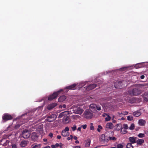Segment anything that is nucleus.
I'll return each mask as SVG.
<instances>
[{
  "instance_id": "1",
  "label": "nucleus",
  "mask_w": 148,
  "mask_h": 148,
  "mask_svg": "<svg viewBox=\"0 0 148 148\" xmlns=\"http://www.w3.org/2000/svg\"><path fill=\"white\" fill-rule=\"evenodd\" d=\"M129 94L130 95H138L141 93V91L138 88H134L129 91Z\"/></svg>"
},
{
  "instance_id": "2",
  "label": "nucleus",
  "mask_w": 148,
  "mask_h": 148,
  "mask_svg": "<svg viewBox=\"0 0 148 148\" xmlns=\"http://www.w3.org/2000/svg\"><path fill=\"white\" fill-rule=\"evenodd\" d=\"M83 115L85 118L88 119H91L93 116L92 113L88 110H86Z\"/></svg>"
},
{
  "instance_id": "3",
  "label": "nucleus",
  "mask_w": 148,
  "mask_h": 148,
  "mask_svg": "<svg viewBox=\"0 0 148 148\" xmlns=\"http://www.w3.org/2000/svg\"><path fill=\"white\" fill-rule=\"evenodd\" d=\"M62 91H63V90L61 89L56 92H54L52 95L49 96L48 97V100H51L55 99L57 97L59 92Z\"/></svg>"
},
{
  "instance_id": "4",
  "label": "nucleus",
  "mask_w": 148,
  "mask_h": 148,
  "mask_svg": "<svg viewBox=\"0 0 148 148\" xmlns=\"http://www.w3.org/2000/svg\"><path fill=\"white\" fill-rule=\"evenodd\" d=\"M57 115L55 114H52L48 116L46 119L48 122H52L56 119L57 118Z\"/></svg>"
},
{
  "instance_id": "5",
  "label": "nucleus",
  "mask_w": 148,
  "mask_h": 148,
  "mask_svg": "<svg viewBox=\"0 0 148 148\" xmlns=\"http://www.w3.org/2000/svg\"><path fill=\"white\" fill-rule=\"evenodd\" d=\"M83 111L84 110L82 109L79 107H78L75 109L73 110L72 112L81 115L83 112Z\"/></svg>"
},
{
  "instance_id": "6",
  "label": "nucleus",
  "mask_w": 148,
  "mask_h": 148,
  "mask_svg": "<svg viewBox=\"0 0 148 148\" xmlns=\"http://www.w3.org/2000/svg\"><path fill=\"white\" fill-rule=\"evenodd\" d=\"M23 137L25 138H27L30 136L29 132L28 130H25L22 133Z\"/></svg>"
},
{
  "instance_id": "7",
  "label": "nucleus",
  "mask_w": 148,
  "mask_h": 148,
  "mask_svg": "<svg viewBox=\"0 0 148 148\" xmlns=\"http://www.w3.org/2000/svg\"><path fill=\"white\" fill-rule=\"evenodd\" d=\"M3 120L6 121L9 120L11 119L12 118V116L6 113L4 114L3 116L2 117Z\"/></svg>"
},
{
  "instance_id": "8",
  "label": "nucleus",
  "mask_w": 148,
  "mask_h": 148,
  "mask_svg": "<svg viewBox=\"0 0 148 148\" xmlns=\"http://www.w3.org/2000/svg\"><path fill=\"white\" fill-rule=\"evenodd\" d=\"M96 105L95 104H92L90 106L89 108L90 110L92 112H95L97 110H96Z\"/></svg>"
},
{
  "instance_id": "9",
  "label": "nucleus",
  "mask_w": 148,
  "mask_h": 148,
  "mask_svg": "<svg viewBox=\"0 0 148 148\" xmlns=\"http://www.w3.org/2000/svg\"><path fill=\"white\" fill-rule=\"evenodd\" d=\"M97 84H92L88 86L86 88L87 90H92L96 87Z\"/></svg>"
},
{
  "instance_id": "10",
  "label": "nucleus",
  "mask_w": 148,
  "mask_h": 148,
  "mask_svg": "<svg viewBox=\"0 0 148 148\" xmlns=\"http://www.w3.org/2000/svg\"><path fill=\"white\" fill-rule=\"evenodd\" d=\"M57 105V103H55L49 104L47 108L49 110H51L53 108L56 106Z\"/></svg>"
},
{
  "instance_id": "11",
  "label": "nucleus",
  "mask_w": 148,
  "mask_h": 148,
  "mask_svg": "<svg viewBox=\"0 0 148 148\" xmlns=\"http://www.w3.org/2000/svg\"><path fill=\"white\" fill-rule=\"evenodd\" d=\"M137 138L134 137H131L129 138V140L132 143H136Z\"/></svg>"
},
{
  "instance_id": "12",
  "label": "nucleus",
  "mask_w": 148,
  "mask_h": 148,
  "mask_svg": "<svg viewBox=\"0 0 148 148\" xmlns=\"http://www.w3.org/2000/svg\"><path fill=\"white\" fill-rule=\"evenodd\" d=\"M66 99V97L64 95H63L60 96L58 99V101L59 102H62L64 101Z\"/></svg>"
},
{
  "instance_id": "13",
  "label": "nucleus",
  "mask_w": 148,
  "mask_h": 148,
  "mask_svg": "<svg viewBox=\"0 0 148 148\" xmlns=\"http://www.w3.org/2000/svg\"><path fill=\"white\" fill-rule=\"evenodd\" d=\"M141 114V113L140 111H137L134 112L133 113V115L136 117L139 116Z\"/></svg>"
},
{
  "instance_id": "14",
  "label": "nucleus",
  "mask_w": 148,
  "mask_h": 148,
  "mask_svg": "<svg viewBox=\"0 0 148 148\" xmlns=\"http://www.w3.org/2000/svg\"><path fill=\"white\" fill-rule=\"evenodd\" d=\"M61 134L64 137H66L69 135V132L63 130L62 131Z\"/></svg>"
},
{
  "instance_id": "15",
  "label": "nucleus",
  "mask_w": 148,
  "mask_h": 148,
  "mask_svg": "<svg viewBox=\"0 0 148 148\" xmlns=\"http://www.w3.org/2000/svg\"><path fill=\"white\" fill-rule=\"evenodd\" d=\"M91 143V140L90 139H87L85 141V146L86 147H88L90 145Z\"/></svg>"
},
{
  "instance_id": "16",
  "label": "nucleus",
  "mask_w": 148,
  "mask_h": 148,
  "mask_svg": "<svg viewBox=\"0 0 148 148\" xmlns=\"http://www.w3.org/2000/svg\"><path fill=\"white\" fill-rule=\"evenodd\" d=\"M76 86V84H74L71 85L67 86L66 87L65 89L64 90L66 89H69L70 90H74L75 89V87Z\"/></svg>"
},
{
  "instance_id": "17",
  "label": "nucleus",
  "mask_w": 148,
  "mask_h": 148,
  "mask_svg": "<svg viewBox=\"0 0 148 148\" xmlns=\"http://www.w3.org/2000/svg\"><path fill=\"white\" fill-rule=\"evenodd\" d=\"M113 125L112 123L110 122H109L107 123L106 125V127L107 128L111 129L113 127Z\"/></svg>"
},
{
  "instance_id": "18",
  "label": "nucleus",
  "mask_w": 148,
  "mask_h": 148,
  "mask_svg": "<svg viewBox=\"0 0 148 148\" xmlns=\"http://www.w3.org/2000/svg\"><path fill=\"white\" fill-rule=\"evenodd\" d=\"M106 138L104 135L102 134L100 137L101 141L103 142L107 141L108 139Z\"/></svg>"
},
{
  "instance_id": "19",
  "label": "nucleus",
  "mask_w": 148,
  "mask_h": 148,
  "mask_svg": "<svg viewBox=\"0 0 148 148\" xmlns=\"http://www.w3.org/2000/svg\"><path fill=\"white\" fill-rule=\"evenodd\" d=\"M28 143V142L25 140L22 141L20 145L22 147H25Z\"/></svg>"
},
{
  "instance_id": "20",
  "label": "nucleus",
  "mask_w": 148,
  "mask_h": 148,
  "mask_svg": "<svg viewBox=\"0 0 148 148\" xmlns=\"http://www.w3.org/2000/svg\"><path fill=\"white\" fill-rule=\"evenodd\" d=\"M145 123V121L142 119H140L138 121V124L141 126L144 125Z\"/></svg>"
},
{
  "instance_id": "21",
  "label": "nucleus",
  "mask_w": 148,
  "mask_h": 148,
  "mask_svg": "<svg viewBox=\"0 0 148 148\" xmlns=\"http://www.w3.org/2000/svg\"><path fill=\"white\" fill-rule=\"evenodd\" d=\"M122 127V125L121 123L117 124L115 126V129L117 130H120Z\"/></svg>"
},
{
  "instance_id": "22",
  "label": "nucleus",
  "mask_w": 148,
  "mask_h": 148,
  "mask_svg": "<svg viewBox=\"0 0 148 148\" xmlns=\"http://www.w3.org/2000/svg\"><path fill=\"white\" fill-rule=\"evenodd\" d=\"M143 96L144 100L146 101H148V92H145Z\"/></svg>"
},
{
  "instance_id": "23",
  "label": "nucleus",
  "mask_w": 148,
  "mask_h": 148,
  "mask_svg": "<svg viewBox=\"0 0 148 148\" xmlns=\"http://www.w3.org/2000/svg\"><path fill=\"white\" fill-rule=\"evenodd\" d=\"M144 142V140L143 139H138L136 141L137 144L141 145Z\"/></svg>"
},
{
  "instance_id": "24",
  "label": "nucleus",
  "mask_w": 148,
  "mask_h": 148,
  "mask_svg": "<svg viewBox=\"0 0 148 148\" xmlns=\"http://www.w3.org/2000/svg\"><path fill=\"white\" fill-rule=\"evenodd\" d=\"M42 110V107H40L36 109V110H37V112L38 113V114H37L36 113V115H38L39 114H40L41 111Z\"/></svg>"
},
{
  "instance_id": "25",
  "label": "nucleus",
  "mask_w": 148,
  "mask_h": 148,
  "mask_svg": "<svg viewBox=\"0 0 148 148\" xmlns=\"http://www.w3.org/2000/svg\"><path fill=\"white\" fill-rule=\"evenodd\" d=\"M86 83L85 82H81L77 86H78V88L79 89L82 87L84 86Z\"/></svg>"
},
{
  "instance_id": "26",
  "label": "nucleus",
  "mask_w": 148,
  "mask_h": 148,
  "mask_svg": "<svg viewBox=\"0 0 148 148\" xmlns=\"http://www.w3.org/2000/svg\"><path fill=\"white\" fill-rule=\"evenodd\" d=\"M69 118L68 117H66V118H64V123L65 124L68 123H69Z\"/></svg>"
},
{
  "instance_id": "27",
  "label": "nucleus",
  "mask_w": 148,
  "mask_h": 148,
  "mask_svg": "<svg viewBox=\"0 0 148 148\" xmlns=\"http://www.w3.org/2000/svg\"><path fill=\"white\" fill-rule=\"evenodd\" d=\"M121 133L123 134H126L127 132V131L126 130L123 128H122L121 129Z\"/></svg>"
},
{
  "instance_id": "28",
  "label": "nucleus",
  "mask_w": 148,
  "mask_h": 148,
  "mask_svg": "<svg viewBox=\"0 0 148 148\" xmlns=\"http://www.w3.org/2000/svg\"><path fill=\"white\" fill-rule=\"evenodd\" d=\"M72 112V110L71 111H67L63 112L65 115L71 114L73 113Z\"/></svg>"
},
{
  "instance_id": "29",
  "label": "nucleus",
  "mask_w": 148,
  "mask_h": 148,
  "mask_svg": "<svg viewBox=\"0 0 148 148\" xmlns=\"http://www.w3.org/2000/svg\"><path fill=\"white\" fill-rule=\"evenodd\" d=\"M41 146V145L40 144H38L37 145H33L32 146V148H40Z\"/></svg>"
},
{
  "instance_id": "30",
  "label": "nucleus",
  "mask_w": 148,
  "mask_h": 148,
  "mask_svg": "<svg viewBox=\"0 0 148 148\" xmlns=\"http://www.w3.org/2000/svg\"><path fill=\"white\" fill-rule=\"evenodd\" d=\"M126 147L127 148H133L132 143H129L127 144Z\"/></svg>"
},
{
  "instance_id": "31",
  "label": "nucleus",
  "mask_w": 148,
  "mask_h": 148,
  "mask_svg": "<svg viewBox=\"0 0 148 148\" xmlns=\"http://www.w3.org/2000/svg\"><path fill=\"white\" fill-rule=\"evenodd\" d=\"M142 66L141 65V63H140L136 64L135 66V67L136 69H138V68L141 67Z\"/></svg>"
},
{
  "instance_id": "32",
  "label": "nucleus",
  "mask_w": 148,
  "mask_h": 148,
  "mask_svg": "<svg viewBox=\"0 0 148 148\" xmlns=\"http://www.w3.org/2000/svg\"><path fill=\"white\" fill-rule=\"evenodd\" d=\"M60 144L59 143H57L55 145H51V147L52 148H56L57 147H59Z\"/></svg>"
},
{
  "instance_id": "33",
  "label": "nucleus",
  "mask_w": 148,
  "mask_h": 148,
  "mask_svg": "<svg viewBox=\"0 0 148 148\" xmlns=\"http://www.w3.org/2000/svg\"><path fill=\"white\" fill-rule=\"evenodd\" d=\"M133 119V117L132 116H128L127 117V119L128 121H132Z\"/></svg>"
},
{
  "instance_id": "34",
  "label": "nucleus",
  "mask_w": 148,
  "mask_h": 148,
  "mask_svg": "<svg viewBox=\"0 0 148 148\" xmlns=\"http://www.w3.org/2000/svg\"><path fill=\"white\" fill-rule=\"evenodd\" d=\"M66 104H64L63 105H60L59 106V108L60 109L63 108H66Z\"/></svg>"
},
{
  "instance_id": "35",
  "label": "nucleus",
  "mask_w": 148,
  "mask_h": 148,
  "mask_svg": "<svg viewBox=\"0 0 148 148\" xmlns=\"http://www.w3.org/2000/svg\"><path fill=\"white\" fill-rule=\"evenodd\" d=\"M138 136L140 138H143L145 137V135L144 134L140 133L138 134Z\"/></svg>"
},
{
  "instance_id": "36",
  "label": "nucleus",
  "mask_w": 148,
  "mask_h": 148,
  "mask_svg": "<svg viewBox=\"0 0 148 148\" xmlns=\"http://www.w3.org/2000/svg\"><path fill=\"white\" fill-rule=\"evenodd\" d=\"M111 119V117L108 115H107V117L105 118V120L106 121H109Z\"/></svg>"
},
{
  "instance_id": "37",
  "label": "nucleus",
  "mask_w": 148,
  "mask_h": 148,
  "mask_svg": "<svg viewBox=\"0 0 148 148\" xmlns=\"http://www.w3.org/2000/svg\"><path fill=\"white\" fill-rule=\"evenodd\" d=\"M71 128L72 130L73 131H74L75 130H76V128H77V127L75 125H73V127H71Z\"/></svg>"
},
{
  "instance_id": "38",
  "label": "nucleus",
  "mask_w": 148,
  "mask_h": 148,
  "mask_svg": "<svg viewBox=\"0 0 148 148\" xmlns=\"http://www.w3.org/2000/svg\"><path fill=\"white\" fill-rule=\"evenodd\" d=\"M122 128H123L126 130L128 129V127L127 124H124L123 125V127H122Z\"/></svg>"
},
{
  "instance_id": "39",
  "label": "nucleus",
  "mask_w": 148,
  "mask_h": 148,
  "mask_svg": "<svg viewBox=\"0 0 148 148\" xmlns=\"http://www.w3.org/2000/svg\"><path fill=\"white\" fill-rule=\"evenodd\" d=\"M102 129V127L100 125H99L98 126V128L97 129V131L99 132H100L101 131V130Z\"/></svg>"
},
{
  "instance_id": "40",
  "label": "nucleus",
  "mask_w": 148,
  "mask_h": 148,
  "mask_svg": "<svg viewBox=\"0 0 148 148\" xmlns=\"http://www.w3.org/2000/svg\"><path fill=\"white\" fill-rule=\"evenodd\" d=\"M134 128V125L133 124L131 125L129 127V129L130 130H133Z\"/></svg>"
},
{
  "instance_id": "41",
  "label": "nucleus",
  "mask_w": 148,
  "mask_h": 148,
  "mask_svg": "<svg viewBox=\"0 0 148 148\" xmlns=\"http://www.w3.org/2000/svg\"><path fill=\"white\" fill-rule=\"evenodd\" d=\"M123 145L121 144H119L117 146V148H123Z\"/></svg>"
},
{
  "instance_id": "42",
  "label": "nucleus",
  "mask_w": 148,
  "mask_h": 148,
  "mask_svg": "<svg viewBox=\"0 0 148 148\" xmlns=\"http://www.w3.org/2000/svg\"><path fill=\"white\" fill-rule=\"evenodd\" d=\"M96 109L99 111L100 110H101V107L100 106L98 105H96Z\"/></svg>"
},
{
  "instance_id": "43",
  "label": "nucleus",
  "mask_w": 148,
  "mask_h": 148,
  "mask_svg": "<svg viewBox=\"0 0 148 148\" xmlns=\"http://www.w3.org/2000/svg\"><path fill=\"white\" fill-rule=\"evenodd\" d=\"M64 115H65L64 114L63 112H61L60 113L58 117L59 118H62V117Z\"/></svg>"
},
{
  "instance_id": "44",
  "label": "nucleus",
  "mask_w": 148,
  "mask_h": 148,
  "mask_svg": "<svg viewBox=\"0 0 148 148\" xmlns=\"http://www.w3.org/2000/svg\"><path fill=\"white\" fill-rule=\"evenodd\" d=\"M93 124L92 123H90V130H93L94 129V127L93 125Z\"/></svg>"
},
{
  "instance_id": "45",
  "label": "nucleus",
  "mask_w": 148,
  "mask_h": 148,
  "mask_svg": "<svg viewBox=\"0 0 148 148\" xmlns=\"http://www.w3.org/2000/svg\"><path fill=\"white\" fill-rule=\"evenodd\" d=\"M139 85L141 87H143L144 86H145L148 85V84H147L145 83H144V84H139Z\"/></svg>"
},
{
  "instance_id": "46",
  "label": "nucleus",
  "mask_w": 148,
  "mask_h": 148,
  "mask_svg": "<svg viewBox=\"0 0 148 148\" xmlns=\"http://www.w3.org/2000/svg\"><path fill=\"white\" fill-rule=\"evenodd\" d=\"M73 138V136L72 135H70L69 137H68L67 138V140H72Z\"/></svg>"
},
{
  "instance_id": "47",
  "label": "nucleus",
  "mask_w": 148,
  "mask_h": 148,
  "mask_svg": "<svg viewBox=\"0 0 148 148\" xmlns=\"http://www.w3.org/2000/svg\"><path fill=\"white\" fill-rule=\"evenodd\" d=\"M121 113L123 115H127L128 114V112L127 111H123Z\"/></svg>"
},
{
  "instance_id": "48",
  "label": "nucleus",
  "mask_w": 148,
  "mask_h": 148,
  "mask_svg": "<svg viewBox=\"0 0 148 148\" xmlns=\"http://www.w3.org/2000/svg\"><path fill=\"white\" fill-rule=\"evenodd\" d=\"M12 148H17V146L16 144H12Z\"/></svg>"
},
{
  "instance_id": "49",
  "label": "nucleus",
  "mask_w": 148,
  "mask_h": 148,
  "mask_svg": "<svg viewBox=\"0 0 148 148\" xmlns=\"http://www.w3.org/2000/svg\"><path fill=\"white\" fill-rule=\"evenodd\" d=\"M87 127V125L86 124H85L84 125H82L81 127L83 128V129H85Z\"/></svg>"
},
{
  "instance_id": "50",
  "label": "nucleus",
  "mask_w": 148,
  "mask_h": 148,
  "mask_svg": "<svg viewBox=\"0 0 148 148\" xmlns=\"http://www.w3.org/2000/svg\"><path fill=\"white\" fill-rule=\"evenodd\" d=\"M69 127H67V126L64 129V130H65V131L68 132H69Z\"/></svg>"
},
{
  "instance_id": "51",
  "label": "nucleus",
  "mask_w": 148,
  "mask_h": 148,
  "mask_svg": "<svg viewBox=\"0 0 148 148\" xmlns=\"http://www.w3.org/2000/svg\"><path fill=\"white\" fill-rule=\"evenodd\" d=\"M106 106L109 109H111V107H112V106L110 104H108L106 105Z\"/></svg>"
},
{
  "instance_id": "52",
  "label": "nucleus",
  "mask_w": 148,
  "mask_h": 148,
  "mask_svg": "<svg viewBox=\"0 0 148 148\" xmlns=\"http://www.w3.org/2000/svg\"><path fill=\"white\" fill-rule=\"evenodd\" d=\"M109 139L110 140H115L116 139V138L114 137H110Z\"/></svg>"
},
{
  "instance_id": "53",
  "label": "nucleus",
  "mask_w": 148,
  "mask_h": 148,
  "mask_svg": "<svg viewBox=\"0 0 148 148\" xmlns=\"http://www.w3.org/2000/svg\"><path fill=\"white\" fill-rule=\"evenodd\" d=\"M81 147L80 146L78 145L76 146H73V148H81Z\"/></svg>"
},
{
  "instance_id": "54",
  "label": "nucleus",
  "mask_w": 148,
  "mask_h": 148,
  "mask_svg": "<svg viewBox=\"0 0 148 148\" xmlns=\"http://www.w3.org/2000/svg\"><path fill=\"white\" fill-rule=\"evenodd\" d=\"M49 136L51 138H52L53 136V134L52 133H50L49 134Z\"/></svg>"
},
{
  "instance_id": "55",
  "label": "nucleus",
  "mask_w": 148,
  "mask_h": 148,
  "mask_svg": "<svg viewBox=\"0 0 148 148\" xmlns=\"http://www.w3.org/2000/svg\"><path fill=\"white\" fill-rule=\"evenodd\" d=\"M57 138L58 139H60L61 138V136L60 135H58L57 136Z\"/></svg>"
},
{
  "instance_id": "56",
  "label": "nucleus",
  "mask_w": 148,
  "mask_h": 148,
  "mask_svg": "<svg viewBox=\"0 0 148 148\" xmlns=\"http://www.w3.org/2000/svg\"><path fill=\"white\" fill-rule=\"evenodd\" d=\"M144 78H145V76L144 75H142L140 76V78L142 79H144Z\"/></svg>"
},
{
  "instance_id": "57",
  "label": "nucleus",
  "mask_w": 148,
  "mask_h": 148,
  "mask_svg": "<svg viewBox=\"0 0 148 148\" xmlns=\"http://www.w3.org/2000/svg\"><path fill=\"white\" fill-rule=\"evenodd\" d=\"M73 138L75 140H76L77 139V137L75 136H73Z\"/></svg>"
},
{
  "instance_id": "58",
  "label": "nucleus",
  "mask_w": 148,
  "mask_h": 148,
  "mask_svg": "<svg viewBox=\"0 0 148 148\" xmlns=\"http://www.w3.org/2000/svg\"><path fill=\"white\" fill-rule=\"evenodd\" d=\"M60 146H59L60 148H62V146L63 145V144L61 143H60Z\"/></svg>"
},
{
  "instance_id": "59",
  "label": "nucleus",
  "mask_w": 148,
  "mask_h": 148,
  "mask_svg": "<svg viewBox=\"0 0 148 148\" xmlns=\"http://www.w3.org/2000/svg\"><path fill=\"white\" fill-rule=\"evenodd\" d=\"M107 115H108V114H103V117H105L106 116H107Z\"/></svg>"
},
{
  "instance_id": "60",
  "label": "nucleus",
  "mask_w": 148,
  "mask_h": 148,
  "mask_svg": "<svg viewBox=\"0 0 148 148\" xmlns=\"http://www.w3.org/2000/svg\"><path fill=\"white\" fill-rule=\"evenodd\" d=\"M81 127H79L78 128L77 130L80 131L81 130Z\"/></svg>"
},
{
  "instance_id": "61",
  "label": "nucleus",
  "mask_w": 148,
  "mask_h": 148,
  "mask_svg": "<svg viewBox=\"0 0 148 148\" xmlns=\"http://www.w3.org/2000/svg\"><path fill=\"white\" fill-rule=\"evenodd\" d=\"M43 141L44 142H46L47 141V138H44L43 139Z\"/></svg>"
},
{
  "instance_id": "62",
  "label": "nucleus",
  "mask_w": 148,
  "mask_h": 148,
  "mask_svg": "<svg viewBox=\"0 0 148 148\" xmlns=\"http://www.w3.org/2000/svg\"><path fill=\"white\" fill-rule=\"evenodd\" d=\"M8 143V141L7 140H6V143H5V145H7Z\"/></svg>"
},
{
  "instance_id": "63",
  "label": "nucleus",
  "mask_w": 148,
  "mask_h": 148,
  "mask_svg": "<svg viewBox=\"0 0 148 148\" xmlns=\"http://www.w3.org/2000/svg\"><path fill=\"white\" fill-rule=\"evenodd\" d=\"M75 143L76 144L79 143V141L78 140H76L75 141Z\"/></svg>"
},
{
  "instance_id": "64",
  "label": "nucleus",
  "mask_w": 148,
  "mask_h": 148,
  "mask_svg": "<svg viewBox=\"0 0 148 148\" xmlns=\"http://www.w3.org/2000/svg\"><path fill=\"white\" fill-rule=\"evenodd\" d=\"M27 120L25 121H23V123H21V124H23V123H25V122H27Z\"/></svg>"
}]
</instances>
